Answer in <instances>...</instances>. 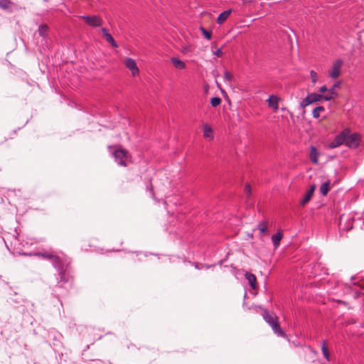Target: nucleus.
<instances>
[{"label": "nucleus", "instance_id": "f257e3e1", "mask_svg": "<svg viewBox=\"0 0 364 364\" xmlns=\"http://www.w3.org/2000/svg\"><path fill=\"white\" fill-rule=\"evenodd\" d=\"M264 318L265 321L267 323H268L272 326L274 333H276L280 336L284 335V332L282 330V328L279 327V323L277 321V317L275 315L271 314L268 312H265V314L264 315Z\"/></svg>", "mask_w": 364, "mask_h": 364}, {"label": "nucleus", "instance_id": "f03ea898", "mask_svg": "<svg viewBox=\"0 0 364 364\" xmlns=\"http://www.w3.org/2000/svg\"><path fill=\"white\" fill-rule=\"evenodd\" d=\"M343 62L341 59L333 61L331 68L328 70V76L332 79H337L341 73V68Z\"/></svg>", "mask_w": 364, "mask_h": 364}, {"label": "nucleus", "instance_id": "7ed1b4c3", "mask_svg": "<svg viewBox=\"0 0 364 364\" xmlns=\"http://www.w3.org/2000/svg\"><path fill=\"white\" fill-rule=\"evenodd\" d=\"M346 131V145L350 148H356L360 143V136L358 134H350L349 131L347 129Z\"/></svg>", "mask_w": 364, "mask_h": 364}, {"label": "nucleus", "instance_id": "20e7f679", "mask_svg": "<svg viewBox=\"0 0 364 364\" xmlns=\"http://www.w3.org/2000/svg\"><path fill=\"white\" fill-rule=\"evenodd\" d=\"M323 100V95L318 93H311L308 95L301 102V106L305 107L311 104L321 102Z\"/></svg>", "mask_w": 364, "mask_h": 364}, {"label": "nucleus", "instance_id": "39448f33", "mask_svg": "<svg viewBox=\"0 0 364 364\" xmlns=\"http://www.w3.org/2000/svg\"><path fill=\"white\" fill-rule=\"evenodd\" d=\"M114 156L118 164L122 166H127V161L128 159L127 152L122 149H117L114 152Z\"/></svg>", "mask_w": 364, "mask_h": 364}, {"label": "nucleus", "instance_id": "423d86ee", "mask_svg": "<svg viewBox=\"0 0 364 364\" xmlns=\"http://www.w3.org/2000/svg\"><path fill=\"white\" fill-rule=\"evenodd\" d=\"M81 18L92 27H98L102 24V20L98 16H82Z\"/></svg>", "mask_w": 364, "mask_h": 364}, {"label": "nucleus", "instance_id": "0eeeda50", "mask_svg": "<svg viewBox=\"0 0 364 364\" xmlns=\"http://www.w3.org/2000/svg\"><path fill=\"white\" fill-rule=\"evenodd\" d=\"M346 131L344 130L341 133H340L332 141L329 145L328 147L330 149H334L336 147H338L346 142Z\"/></svg>", "mask_w": 364, "mask_h": 364}, {"label": "nucleus", "instance_id": "6e6552de", "mask_svg": "<svg viewBox=\"0 0 364 364\" xmlns=\"http://www.w3.org/2000/svg\"><path fill=\"white\" fill-rule=\"evenodd\" d=\"M125 66L132 71L133 76L139 74V68L134 60L130 58H127L124 60Z\"/></svg>", "mask_w": 364, "mask_h": 364}, {"label": "nucleus", "instance_id": "1a4fd4ad", "mask_svg": "<svg viewBox=\"0 0 364 364\" xmlns=\"http://www.w3.org/2000/svg\"><path fill=\"white\" fill-rule=\"evenodd\" d=\"M280 98L275 95H270L267 100L268 107L277 112L279 109V102Z\"/></svg>", "mask_w": 364, "mask_h": 364}, {"label": "nucleus", "instance_id": "9d476101", "mask_svg": "<svg viewBox=\"0 0 364 364\" xmlns=\"http://www.w3.org/2000/svg\"><path fill=\"white\" fill-rule=\"evenodd\" d=\"M316 185L315 184H313L310 189L307 191V193H306V195L304 196V198L301 200L300 202V205L301 206H305L311 199L313 195H314V193L316 190Z\"/></svg>", "mask_w": 364, "mask_h": 364}, {"label": "nucleus", "instance_id": "9b49d317", "mask_svg": "<svg viewBox=\"0 0 364 364\" xmlns=\"http://www.w3.org/2000/svg\"><path fill=\"white\" fill-rule=\"evenodd\" d=\"M101 32L102 33L103 37L114 48H117L118 45L113 38V37L109 33L108 31L103 28L101 29Z\"/></svg>", "mask_w": 364, "mask_h": 364}, {"label": "nucleus", "instance_id": "f8f14e48", "mask_svg": "<svg viewBox=\"0 0 364 364\" xmlns=\"http://www.w3.org/2000/svg\"><path fill=\"white\" fill-rule=\"evenodd\" d=\"M318 156L319 153L317 151L316 148L314 146H311L310 148V154H309V158L311 162L314 164H317L318 163Z\"/></svg>", "mask_w": 364, "mask_h": 364}, {"label": "nucleus", "instance_id": "ddd939ff", "mask_svg": "<svg viewBox=\"0 0 364 364\" xmlns=\"http://www.w3.org/2000/svg\"><path fill=\"white\" fill-rule=\"evenodd\" d=\"M245 276V278L248 280V282H249V284L250 285V287L253 289H256L257 286V278H256L255 275L252 273H250V272H246Z\"/></svg>", "mask_w": 364, "mask_h": 364}, {"label": "nucleus", "instance_id": "4468645a", "mask_svg": "<svg viewBox=\"0 0 364 364\" xmlns=\"http://www.w3.org/2000/svg\"><path fill=\"white\" fill-rule=\"evenodd\" d=\"M232 12V10L231 9H229V10H226L223 12H222L219 16L217 18V23L218 24H222L226 20L227 18L229 17L230 14H231Z\"/></svg>", "mask_w": 364, "mask_h": 364}, {"label": "nucleus", "instance_id": "2eb2a0df", "mask_svg": "<svg viewBox=\"0 0 364 364\" xmlns=\"http://www.w3.org/2000/svg\"><path fill=\"white\" fill-rule=\"evenodd\" d=\"M268 224H269V223L267 220H264V221L259 223V224L257 225V229L259 230V231L262 235H266L267 233Z\"/></svg>", "mask_w": 364, "mask_h": 364}, {"label": "nucleus", "instance_id": "dca6fc26", "mask_svg": "<svg viewBox=\"0 0 364 364\" xmlns=\"http://www.w3.org/2000/svg\"><path fill=\"white\" fill-rule=\"evenodd\" d=\"M203 136L207 139H213V129L208 124L203 126Z\"/></svg>", "mask_w": 364, "mask_h": 364}, {"label": "nucleus", "instance_id": "f3484780", "mask_svg": "<svg viewBox=\"0 0 364 364\" xmlns=\"http://www.w3.org/2000/svg\"><path fill=\"white\" fill-rule=\"evenodd\" d=\"M171 62L173 64L174 67L178 69H184L186 68V64L183 61L179 60L176 58H172Z\"/></svg>", "mask_w": 364, "mask_h": 364}, {"label": "nucleus", "instance_id": "a211bd4d", "mask_svg": "<svg viewBox=\"0 0 364 364\" xmlns=\"http://www.w3.org/2000/svg\"><path fill=\"white\" fill-rule=\"evenodd\" d=\"M336 95L337 93L336 91H333V89H329L328 92H326V94L323 95V100L326 101H329L333 100L334 97Z\"/></svg>", "mask_w": 364, "mask_h": 364}, {"label": "nucleus", "instance_id": "6ab92c4d", "mask_svg": "<svg viewBox=\"0 0 364 364\" xmlns=\"http://www.w3.org/2000/svg\"><path fill=\"white\" fill-rule=\"evenodd\" d=\"M282 239V233L281 232H277L272 237V240L274 244V246L277 248L280 243L281 240Z\"/></svg>", "mask_w": 364, "mask_h": 364}, {"label": "nucleus", "instance_id": "aec40b11", "mask_svg": "<svg viewBox=\"0 0 364 364\" xmlns=\"http://www.w3.org/2000/svg\"><path fill=\"white\" fill-rule=\"evenodd\" d=\"M329 188H330V181H328L323 183L321 186L320 191L322 195L326 196L329 191Z\"/></svg>", "mask_w": 364, "mask_h": 364}, {"label": "nucleus", "instance_id": "412c9836", "mask_svg": "<svg viewBox=\"0 0 364 364\" xmlns=\"http://www.w3.org/2000/svg\"><path fill=\"white\" fill-rule=\"evenodd\" d=\"M48 31V27L46 24H42L38 28L39 35L46 37Z\"/></svg>", "mask_w": 364, "mask_h": 364}, {"label": "nucleus", "instance_id": "4be33fe9", "mask_svg": "<svg viewBox=\"0 0 364 364\" xmlns=\"http://www.w3.org/2000/svg\"><path fill=\"white\" fill-rule=\"evenodd\" d=\"M324 111V107L322 106L316 107L312 112L313 117L316 119L318 118L320 113Z\"/></svg>", "mask_w": 364, "mask_h": 364}, {"label": "nucleus", "instance_id": "5701e85b", "mask_svg": "<svg viewBox=\"0 0 364 364\" xmlns=\"http://www.w3.org/2000/svg\"><path fill=\"white\" fill-rule=\"evenodd\" d=\"M53 255L54 254L50 253V252H38L36 254V255L38 257L48 259L50 260H51L53 259Z\"/></svg>", "mask_w": 364, "mask_h": 364}, {"label": "nucleus", "instance_id": "b1692460", "mask_svg": "<svg viewBox=\"0 0 364 364\" xmlns=\"http://www.w3.org/2000/svg\"><path fill=\"white\" fill-rule=\"evenodd\" d=\"M220 103H221V99L218 97H213L210 100V104L214 107L219 106L220 105Z\"/></svg>", "mask_w": 364, "mask_h": 364}, {"label": "nucleus", "instance_id": "393cba45", "mask_svg": "<svg viewBox=\"0 0 364 364\" xmlns=\"http://www.w3.org/2000/svg\"><path fill=\"white\" fill-rule=\"evenodd\" d=\"M11 2L9 0H0V7L6 9L9 7Z\"/></svg>", "mask_w": 364, "mask_h": 364}, {"label": "nucleus", "instance_id": "a878e982", "mask_svg": "<svg viewBox=\"0 0 364 364\" xmlns=\"http://www.w3.org/2000/svg\"><path fill=\"white\" fill-rule=\"evenodd\" d=\"M51 261H53L59 267H60L62 265L60 258L56 255H53V259H51Z\"/></svg>", "mask_w": 364, "mask_h": 364}, {"label": "nucleus", "instance_id": "bb28decb", "mask_svg": "<svg viewBox=\"0 0 364 364\" xmlns=\"http://www.w3.org/2000/svg\"><path fill=\"white\" fill-rule=\"evenodd\" d=\"M311 80L313 84H315L318 80L317 73L314 70L310 71Z\"/></svg>", "mask_w": 364, "mask_h": 364}, {"label": "nucleus", "instance_id": "cd10ccee", "mask_svg": "<svg viewBox=\"0 0 364 364\" xmlns=\"http://www.w3.org/2000/svg\"><path fill=\"white\" fill-rule=\"evenodd\" d=\"M200 31H202L203 36L207 38V39H210L211 38V36H212V33L210 31H206L204 28L201 27L200 28Z\"/></svg>", "mask_w": 364, "mask_h": 364}, {"label": "nucleus", "instance_id": "c85d7f7f", "mask_svg": "<svg viewBox=\"0 0 364 364\" xmlns=\"http://www.w3.org/2000/svg\"><path fill=\"white\" fill-rule=\"evenodd\" d=\"M224 78L228 81H230L232 79V75L228 70H225Z\"/></svg>", "mask_w": 364, "mask_h": 364}, {"label": "nucleus", "instance_id": "c756f323", "mask_svg": "<svg viewBox=\"0 0 364 364\" xmlns=\"http://www.w3.org/2000/svg\"><path fill=\"white\" fill-rule=\"evenodd\" d=\"M322 352H323V354L324 357L326 359H328V358H329V353H328V348L325 346V344L322 346Z\"/></svg>", "mask_w": 364, "mask_h": 364}, {"label": "nucleus", "instance_id": "7c9ffc66", "mask_svg": "<svg viewBox=\"0 0 364 364\" xmlns=\"http://www.w3.org/2000/svg\"><path fill=\"white\" fill-rule=\"evenodd\" d=\"M359 41L360 44L364 46V31L360 32L359 35Z\"/></svg>", "mask_w": 364, "mask_h": 364}, {"label": "nucleus", "instance_id": "2f4dec72", "mask_svg": "<svg viewBox=\"0 0 364 364\" xmlns=\"http://www.w3.org/2000/svg\"><path fill=\"white\" fill-rule=\"evenodd\" d=\"M328 90L329 89H328L326 85H323L319 88V92H321L320 94L322 95V93L328 92Z\"/></svg>", "mask_w": 364, "mask_h": 364}, {"label": "nucleus", "instance_id": "473e14b6", "mask_svg": "<svg viewBox=\"0 0 364 364\" xmlns=\"http://www.w3.org/2000/svg\"><path fill=\"white\" fill-rule=\"evenodd\" d=\"M214 54L218 56V57H221L223 54V51H222V49L221 48H218L215 53Z\"/></svg>", "mask_w": 364, "mask_h": 364}, {"label": "nucleus", "instance_id": "72a5a7b5", "mask_svg": "<svg viewBox=\"0 0 364 364\" xmlns=\"http://www.w3.org/2000/svg\"><path fill=\"white\" fill-rule=\"evenodd\" d=\"M245 191L247 193L250 194L251 193V187L250 184H246Z\"/></svg>", "mask_w": 364, "mask_h": 364}, {"label": "nucleus", "instance_id": "f704fd0d", "mask_svg": "<svg viewBox=\"0 0 364 364\" xmlns=\"http://www.w3.org/2000/svg\"><path fill=\"white\" fill-rule=\"evenodd\" d=\"M340 85V82L335 83L331 89H333V91H336V88L338 87Z\"/></svg>", "mask_w": 364, "mask_h": 364}, {"label": "nucleus", "instance_id": "c9c22d12", "mask_svg": "<svg viewBox=\"0 0 364 364\" xmlns=\"http://www.w3.org/2000/svg\"><path fill=\"white\" fill-rule=\"evenodd\" d=\"M221 92H222L223 93H225V91H224L223 90H221Z\"/></svg>", "mask_w": 364, "mask_h": 364}]
</instances>
